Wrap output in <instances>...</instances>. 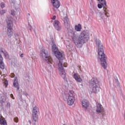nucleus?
<instances>
[{"instance_id": "nucleus-1", "label": "nucleus", "mask_w": 125, "mask_h": 125, "mask_svg": "<svg viewBox=\"0 0 125 125\" xmlns=\"http://www.w3.org/2000/svg\"><path fill=\"white\" fill-rule=\"evenodd\" d=\"M76 33L73 30H70L68 32V36L71 37L77 47L82 48L83 43H85L89 40V32L88 30H84L81 33L78 38Z\"/></svg>"}, {"instance_id": "nucleus-2", "label": "nucleus", "mask_w": 125, "mask_h": 125, "mask_svg": "<svg viewBox=\"0 0 125 125\" xmlns=\"http://www.w3.org/2000/svg\"><path fill=\"white\" fill-rule=\"evenodd\" d=\"M96 45L98 46V60L101 62V63L103 68L104 69H107V57L104 53V49H103V45L101 43V41L99 40H96Z\"/></svg>"}, {"instance_id": "nucleus-3", "label": "nucleus", "mask_w": 125, "mask_h": 125, "mask_svg": "<svg viewBox=\"0 0 125 125\" xmlns=\"http://www.w3.org/2000/svg\"><path fill=\"white\" fill-rule=\"evenodd\" d=\"M91 93H98L100 91V85L97 78H92L90 82Z\"/></svg>"}, {"instance_id": "nucleus-4", "label": "nucleus", "mask_w": 125, "mask_h": 125, "mask_svg": "<svg viewBox=\"0 0 125 125\" xmlns=\"http://www.w3.org/2000/svg\"><path fill=\"white\" fill-rule=\"evenodd\" d=\"M40 56L41 58L45 60V62L50 65V66L52 65V63H51V57H50V55L47 50H42L41 51Z\"/></svg>"}, {"instance_id": "nucleus-5", "label": "nucleus", "mask_w": 125, "mask_h": 125, "mask_svg": "<svg viewBox=\"0 0 125 125\" xmlns=\"http://www.w3.org/2000/svg\"><path fill=\"white\" fill-rule=\"evenodd\" d=\"M52 42V51L54 53L55 56H56L59 60H63V58H64L63 54L59 51L58 47H57V46H56V44L54 43V41H53Z\"/></svg>"}, {"instance_id": "nucleus-6", "label": "nucleus", "mask_w": 125, "mask_h": 125, "mask_svg": "<svg viewBox=\"0 0 125 125\" xmlns=\"http://www.w3.org/2000/svg\"><path fill=\"white\" fill-rule=\"evenodd\" d=\"M62 96L64 100H67L68 105L72 106L74 104L75 102V96L72 92H70L68 94H64Z\"/></svg>"}, {"instance_id": "nucleus-7", "label": "nucleus", "mask_w": 125, "mask_h": 125, "mask_svg": "<svg viewBox=\"0 0 125 125\" xmlns=\"http://www.w3.org/2000/svg\"><path fill=\"white\" fill-rule=\"evenodd\" d=\"M32 123H34L32 124V125H37L36 123L38 121H39V112H40V109H39V107H38L37 106H34L33 108L32 109Z\"/></svg>"}, {"instance_id": "nucleus-8", "label": "nucleus", "mask_w": 125, "mask_h": 125, "mask_svg": "<svg viewBox=\"0 0 125 125\" xmlns=\"http://www.w3.org/2000/svg\"><path fill=\"white\" fill-rule=\"evenodd\" d=\"M1 54L4 55L5 57H9V55H8V53L5 50L2 49L0 51V68L3 70L5 68L4 63L3 62V58L1 56Z\"/></svg>"}, {"instance_id": "nucleus-9", "label": "nucleus", "mask_w": 125, "mask_h": 125, "mask_svg": "<svg viewBox=\"0 0 125 125\" xmlns=\"http://www.w3.org/2000/svg\"><path fill=\"white\" fill-rule=\"evenodd\" d=\"M58 66L59 67V71L61 72L60 74L62 78L64 81H66V83H68V81L66 79V72H65V69L63 68V63L61 61H59Z\"/></svg>"}, {"instance_id": "nucleus-10", "label": "nucleus", "mask_w": 125, "mask_h": 125, "mask_svg": "<svg viewBox=\"0 0 125 125\" xmlns=\"http://www.w3.org/2000/svg\"><path fill=\"white\" fill-rule=\"evenodd\" d=\"M101 18L104 20L105 19H107V17H109V11L108 8L106 7H104L103 9L102 10L101 15Z\"/></svg>"}, {"instance_id": "nucleus-11", "label": "nucleus", "mask_w": 125, "mask_h": 125, "mask_svg": "<svg viewBox=\"0 0 125 125\" xmlns=\"http://www.w3.org/2000/svg\"><path fill=\"white\" fill-rule=\"evenodd\" d=\"M7 27H13V18L8 17L6 20Z\"/></svg>"}, {"instance_id": "nucleus-12", "label": "nucleus", "mask_w": 125, "mask_h": 125, "mask_svg": "<svg viewBox=\"0 0 125 125\" xmlns=\"http://www.w3.org/2000/svg\"><path fill=\"white\" fill-rule=\"evenodd\" d=\"M103 110V106L101 104L99 103H96V111L97 112V114H100V113H101Z\"/></svg>"}, {"instance_id": "nucleus-13", "label": "nucleus", "mask_w": 125, "mask_h": 125, "mask_svg": "<svg viewBox=\"0 0 125 125\" xmlns=\"http://www.w3.org/2000/svg\"><path fill=\"white\" fill-rule=\"evenodd\" d=\"M82 103L83 108L85 109V111H86L87 108L89 106V102L86 100H84L82 101Z\"/></svg>"}, {"instance_id": "nucleus-14", "label": "nucleus", "mask_w": 125, "mask_h": 125, "mask_svg": "<svg viewBox=\"0 0 125 125\" xmlns=\"http://www.w3.org/2000/svg\"><path fill=\"white\" fill-rule=\"evenodd\" d=\"M59 21L58 20H55L53 22V26L57 31H60L61 30V27L59 25Z\"/></svg>"}, {"instance_id": "nucleus-15", "label": "nucleus", "mask_w": 125, "mask_h": 125, "mask_svg": "<svg viewBox=\"0 0 125 125\" xmlns=\"http://www.w3.org/2000/svg\"><path fill=\"white\" fill-rule=\"evenodd\" d=\"M13 85L14 87L17 88V90L18 91L20 88V87L19 86V83H18V79H17V77H15L14 79Z\"/></svg>"}, {"instance_id": "nucleus-16", "label": "nucleus", "mask_w": 125, "mask_h": 125, "mask_svg": "<svg viewBox=\"0 0 125 125\" xmlns=\"http://www.w3.org/2000/svg\"><path fill=\"white\" fill-rule=\"evenodd\" d=\"M54 7L55 8H59L60 7V3L58 0H51Z\"/></svg>"}, {"instance_id": "nucleus-17", "label": "nucleus", "mask_w": 125, "mask_h": 125, "mask_svg": "<svg viewBox=\"0 0 125 125\" xmlns=\"http://www.w3.org/2000/svg\"><path fill=\"white\" fill-rule=\"evenodd\" d=\"M7 34L9 38H11L13 35V31H12V27H7Z\"/></svg>"}, {"instance_id": "nucleus-18", "label": "nucleus", "mask_w": 125, "mask_h": 125, "mask_svg": "<svg viewBox=\"0 0 125 125\" xmlns=\"http://www.w3.org/2000/svg\"><path fill=\"white\" fill-rule=\"evenodd\" d=\"M73 77L76 82H78V83H82L83 80L81 77L79 76L78 74L75 73L73 75Z\"/></svg>"}, {"instance_id": "nucleus-19", "label": "nucleus", "mask_w": 125, "mask_h": 125, "mask_svg": "<svg viewBox=\"0 0 125 125\" xmlns=\"http://www.w3.org/2000/svg\"><path fill=\"white\" fill-rule=\"evenodd\" d=\"M75 30L76 31V32H81V30H82V25L80 24H79L78 25H75Z\"/></svg>"}, {"instance_id": "nucleus-20", "label": "nucleus", "mask_w": 125, "mask_h": 125, "mask_svg": "<svg viewBox=\"0 0 125 125\" xmlns=\"http://www.w3.org/2000/svg\"><path fill=\"white\" fill-rule=\"evenodd\" d=\"M5 101H6V98L4 96L1 97L0 98V103H1V104H3Z\"/></svg>"}, {"instance_id": "nucleus-21", "label": "nucleus", "mask_w": 125, "mask_h": 125, "mask_svg": "<svg viewBox=\"0 0 125 125\" xmlns=\"http://www.w3.org/2000/svg\"><path fill=\"white\" fill-rule=\"evenodd\" d=\"M99 1H100V3L102 4L103 6L104 7H106V0H98Z\"/></svg>"}, {"instance_id": "nucleus-22", "label": "nucleus", "mask_w": 125, "mask_h": 125, "mask_svg": "<svg viewBox=\"0 0 125 125\" xmlns=\"http://www.w3.org/2000/svg\"><path fill=\"white\" fill-rule=\"evenodd\" d=\"M0 124L2 125H7V123L3 119H0Z\"/></svg>"}, {"instance_id": "nucleus-23", "label": "nucleus", "mask_w": 125, "mask_h": 125, "mask_svg": "<svg viewBox=\"0 0 125 125\" xmlns=\"http://www.w3.org/2000/svg\"><path fill=\"white\" fill-rule=\"evenodd\" d=\"M63 21L64 23H67L69 22V18H68V16H65L63 18Z\"/></svg>"}, {"instance_id": "nucleus-24", "label": "nucleus", "mask_w": 125, "mask_h": 125, "mask_svg": "<svg viewBox=\"0 0 125 125\" xmlns=\"http://www.w3.org/2000/svg\"><path fill=\"white\" fill-rule=\"evenodd\" d=\"M64 26L65 29H68L70 28V23L69 22H64Z\"/></svg>"}, {"instance_id": "nucleus-25", "label": "nucleus", "mask_w": 125, "mask_h": 125, "mask_svg": "<svg viewBox=\"0 0 125 125\" xmlns=\"http://www.w3.org/2000/svg\"><path fill=\"white\" fill-rule=\"evenodd\" d=\"M6 13V10H1L0 11V15H3V14H5Z\"/></svg>"}, {"instance_id": "nucleus-26", "label": "nucleus", "mask_w": 125, "mask_h": 125, "mask_svg": "<svg viewBox=\"0 0 125 125\" xmlns=\"http://www.w3.org/2000/svg\"><path fill=\"white\" fill-rule=\"evenodd\" d=\"M100 116H101V118H104V116H105V113H104V110L102 111L101 113H100Z\"/></svg>"}, {"instance_id": "nucleus-27", "label": "nucleus", "mask_w": 125, "mask_h": 125, "mask_svg": "<svg viewBox=\"0 0 125 125\" xmlns=\"http://www.w3.org/2000/svg\"><path fill=\"white\" fill-rule=\"evenodd\" d=\"M0 6L1 8H2V9H3V8H4V7H5V4L4 3H3V2H2L0 4Z\"/></svg>"}, {"instance_id": "nucleus-28", "label": "nucleus", "mask_w": 125, "mask_h": 125, "mask_svg": "<svg viewBox=\"0 0 125 125\" xmlns=\"http://www.w3.org/2000/svg\"><path fill=\"white\" fill-rule=\"evenodd\" d=\"M11 15L13 16H14V15H15V11L14 10H12L11 11Z\"/></svg>"}, {"instance_id": "nucleus-29", "label": "nucleus", "mask_w": 125, "mask_h": 125, "mask_svg": "<svg viewBox=\"0 0 125 125\" xmlns=\"http://www.w3.org/2000/svg\"><path fill=\"white\" fill-rule=\"evenodd\" d=\"M14 121L15 123H18V122H19V119L17 117H15L14 118Z\"/></svg>"}, {"instance_id": "nucleus-30", "label": "nucleus", "mask_w": 125, "mask_h": 125, "mask_svg": "<svg viewBox=\"0 0 125 125\" xmlns=\"http://www.w3.org/2000/svg\"><path fill=\"white\" fill-rule=\"evenodd\" d=\"M102 5H102V4H98V8H100V9L102 8Z\"/></svg>"}, {"instance_id": "nucleus-31", "label": "nucleus", "mask_w": 125, "mask_h": 125, "mask_svg": "<svg viewBox=\"0 0 125 125\" xmlns=\"http://www.w3.org/2000/svg\"><path fill=\"white\" fill-rule=\"evenodd\" d=\"M23 95H25V96H26V97L27 96H29V94L27 93H26V92L23 93Z\"/></svg>"}, {"instance_id": "nucleus-32", "label": "nucleus", "mask_w": 125, "mask_h": 125, "mask_svg": "<svg viewBox=\"0 0 125 125\" xmlns=\"http://www.w3.org/2000/svg\"><path fill=\"white\" fill-rule=\"evenodd\" d=\"M10 97L11 98H12V99H15V98H14V97L13 96V94H11L10 95Z\"/></svg>"}, {"instance_id": "nucleus-33", "label": "nucleus", "mask_w": 125, "mask_h": 125, "mask_svg": "<svg viewBox=\"0 0 125 125\" xmlns=\"http://www.w3.org/2000/svg\"><path fill=\"white\" fill-rule=\"evenodd\" d=\"M52 20H55V19H56V16H54L53 17V18H52Z\"/></svg>"}, {"instance_id": "nucleus-34", "label": "nucleus", "mask_w": 125, "mask_h": 125, "mask_svg": "<svg viewBox=\"0 0 125 125\" xmlns=\"http://www.w3.org/2000/svg\"><path fill=\"white\" fill-rule=\"evenodd\" d=\"M21 57H23V54H21Z\"/></svg>"}, {"instance_id": "nucleus-35", "label": "nucleus", "mask_w": 125, "mask_h": 125, "mask_svg": "<svg viewBox=\"0 0 125 125\" xmlns=\"http://www.w3.org/2000/svg\"><path fill=\"white\" fill-rule=\"evenodd\" d=\"M5 84H7H7H8V83L7 82H5Z\"/></svg>"}, {"instance_id": "nucleus-36", "label": "nucleus", "mask_w": 125, "mask_h": 125, "mask_svg": "<svg viewBox=\"0 0 125 125\" xmlns=\"http://www.w3.org/2000/svg\"><path fill=\"white\" fill-rule=\"evenodd\" d=\"M30 31H32V28L29 29Z\"/></svg>"}, {"instance_id": "nucleus-37", "label": "nucleus", "mask_w": 125, "mask_h": 125, "mask_svg": "<svg viewBox=\"0 0 125 125\" xmlns=\"http://www.w3.org/2000/svg\"><path fill=\"white\" fill-rule=\"evenodd\" d=\"M19 94H21V92H19Z\"/></svg>"}, {"instance_id": "nucleus-38", "label": "nucleus", "mask_w": 125, "mask_h": 125, "mask_svg": "<svg viewBox=\"0 0 125 125\" xmlns=\"http://www.w3.org/2000/svg\"><path fill=\"white\" fill-rule=\"evenodd\" d=\"M20 91H21V92H22V90H20Z\"/></svg>"}, {"instance_id": "nucleus-39", "label": "nucleus", "mask_w": 125, "mask_h": 125, "mask_svg": "<svg viewBox=\"0 0 125 125\" xmlns=\"http://www.w3.org/2000/svg\"><path fill=\"white\" fill-rule=\"evenodd\" d=\"M28 15L30 16V14H28Z\"/></svg>"}, {"instance_id": "nucleus-40", "label": "nucleus", "mask_w": 125, "mask_h": 125, "mask_svg": "<svg viewBox=\"0 0 125 125\" xmlns=\"http://www.w3.org/2000/svg\"><path fill=\"white\" fill-rule=\"evenodd\" d=\"M30 123V124H31V121H29Z\"/></svg>"}]
</instances>
